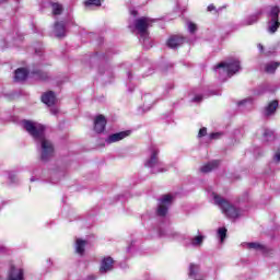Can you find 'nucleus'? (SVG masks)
<instances>
[{
	"mask_svg": "<svg viewBox=\"0 0 280 280\" xmlns=\"http://www.w3.org/2000/svg\"><path fill=\"white\" fill-rule=\"evenodd\" d=\"M203 242H205L203 235L194 236L190 240V246H194L195 248H200V246H202Z\"/></svg>",
	"mask_w": 280,
	"mask_h": 280,
	"instance_id": "obj_20",
	"label": "nucleus"
},
{
	"mask_svg": "<svg viewBox=\"0 0 280 280\" xmlns=\"http://www.w3.org/2000/svg\"><path fill=\"white\" fill-rule=\"evenodd\" d=\"M264 141H275V131L270 129H265L262 132Z\"/></svg>",
	"mask_w": 280,
	"mask_h": 280,
	"instance_id": "obj_24",
	"label": "nucleus"
},
{
	"mask_svg": "<svg viewBox=\"0 0 280 280\" xmlns=\"http://www.w3.org/2000/svg\"><path fill=\"white\" fill-rule=\"evenodd\" d=\"M183 43H185V38L178 35H173L168 38V40L166 42V45L167 47H170V49H177V47H180Z\"/></svg>",
	"mask_w": 280,
	"mask_h": 280,
	"instance_id": "obj_11",
	"label": "nucleus"
},
{
	"mask_svg": "<svg viewBox=\"0 0 280 280\" xmlns=\"http://www.w3.org/2000/svg\"><path fill=\"white\" fill-rule=\"evenodd\" d=\"M189 34H196L198 31V26L194 22H187L186 23Z\"/></svg>",
	"mask_w": 280,
	"mask_h": 280,
	"instance_id": "obj_27",
	"label": "nucleus"
},
{
	"mask_svg": "<svg viewBox=\"0 0 280 280\" xmlns=\"http://www.w3.org/2000/svg\"><path fill=\"white\" fill-rule=\"evenodd\" d=\"M279 62H269L266 63L265 66V71L266 73H275V71H277V69L279 68Z\"/></svg>",
	"mask_w": 280,
	"mask_h": 280,
	"instance_id": "obj_23",
	"label": "nucleus"
},
{
	"mask_svg": "<svg viewBox=\"0 0 280 280\" xmlns=\"http://www.w3.org/2000/svg\"><path fill=\"white\" fill-rule=\"evenodd\" d=\"M221 136H222V133H220V132L211 133L210 139H220Z\"/></svg>",
	"mask_w": 280,
	"mask_h": 280,
	"instance_id": "obj_32",
	"label": "nucleus"
},
{
	"mask_svg": "<svg viewBox=\"0 0 280 280\" xmlns=\"http://www.w3.org/2000/svg\"><path fill=\"white\" fill-rule=\"evenodd\" d=\"M42 102L43 104H46V106H54L56 104V93L48 91L42 95Z\"/></svg>",
	"mask_w": 280,
	"mask_h": 280,
	"instance_id": "obj_12",
	"label": "nucleus"
},
{
	"mask_svg": "<svg viewBox=\"0 0 280 280\" xmlns=\"http://www.w3.org/2000/svg\"><path fill=\"white\" fill-rule=\"evenodd\" d=\"M126 137H130V131H120L114 135H110L106 138V143H117L118 141H122Z\"/></svg>",
	"mask_w": 280,
	"mask_h": 280,
	"instance_id": "obj_10",
	"label": "nucleus"
},
{
	"mask_svg": "<svg viewBox=\"0 0 280 280\" xmlns=\"http://www.w3.org/2000/svg\"><path fill=\"white\" fill-rule=\"evenodd\" d=\"M261 93H264V91H261V92H258V93H257V95H261Z\"/></svg>",
	"mask_w": 280,
	"mask_h": 280,
	"instance_id": "obj_40",
	"label": "nucleus"
},
{
	"mask_svg": "<svg viewBox=\"0 0 280 280\" xmlns=\"http://www.w3.org/2000/svg\"><path fill=\"white\" fill-rule=\"evenodd\" d=\"M210 197L213 199L214 205H217L221 209L222 213H224L226 218H230V220H236V218L244 215V211L242 209H237L214 191L210 192Z\"/></svg>",
	"mask_w": 280,
	"mask_h": 280,
	"instance_id": "obj_3",
	"label": "nucleus"
},
{
	"mask_svg": "<svg viewBox=\"0 0 280 280\" xmlns=\"http://www.w3.org/2000/svg\"><path fill=\"white\" fill-rule=\"evenodd\" d=\"M22 126L33 139L39 143L42 150V161H49L54 156V143L45 137V126L32 120H23Z\"/></svg>",
	"mask_w": 280,
	"mask_h": 280,
	"instance_id": "obj_1",
	"label": "nucleus"
},
{
	"mask_svg": "<svg viewBox=\"0 0 280 280\" xmlns=\"http://www.w3.org/2000/svg\"><path fill=\"white\" fill-rule=\"evenodd\" d=\"M27 75H30V71H27V69L19 68L18 70H15L14 80L15 82H23L27 80Z\"/></svg>",
	"mask_w": 280,
	"mask_h": 280,
	"instance_id": "obj_16",
	"label": "nucleus"
},
{
	"mask_svg": "<svg viewBox=\"0 0 280 280\" xmlns=\"http://www.w3.org/2000/svg\"><path fill=\"white\" fill-rule=\"evenodd\" d=\"M85 8H91L95 5L96 8H100L102 5V0H86L84 2Z\"/></svg>",
	"mask_w": 280,
	"mask_h": 280,
	"instance_id": "obj_25",
	"label": "nucleus"
},
{
	"mask_svg": "<svg viewBox=\"0 0 280 280\" xmlns=\"http://www.w3.org/2000/svg\"><path fill=\"white\" fill-rule=\"evenodd\" d=\"M3 0H0V3L2 2Z\"/></svg>",
	"mask_w": 280,
	"mask_h": 280,
	"instance_id": "obj_44",
	"label": "nucleus"
},
{
	"mask_svg": "<svg viewBox=\"0 0 280 280\" xmlns=\"http://www.w3.org/2000/svg\"><path fill=\"white\" fill-rule=\"evenodd\" d=\"M32 182H34V178H31Z\"/></svg>",
	"mask_w": 280,
	"mask_h": 280,
	"instance_id": "obj_43",
	"label": "nucleus"
},
{
	"mask_svg": "<svg viewBox=\"0 0 280 280\" xmlns=\"http://www.w3.org/2000/svg\"><path fill=\"white\" fill-rule=\"evenodd\" d=\"M150 98H152L151 95H144V101H145V100H150Z\"/></svg>",
	"mask_w": 280,
	"mask_h": 280,
	"instance_id": "obj_39",
	"label": "nucleus"
},
{
	"mask_svg": "<svg viewBox=\"0 0 280 280\" xmlns=\"http://www.w3.org/2000/svg\"><path fill=\"white\" fill-rule=\"evenodd\" d=\"M51 7H52V13L55 15L62 14V5L61 4L52 3Z\"/></svg>",
	"mask_w": 280,
	"mask_h": 280,
	"instance_id": "obj_28",
	"label": "nucleus"
},
{
	"mask_svg": "<svg viewBox=\"0 0 280 280\" xmlns=\"http://www.w3.org/2000/svg\"><path fill=\"white\" fill-rule=\"evenodd\" d=\"M279 7H269V11L267 13L268 23L267 30L270 34H275L277 30H279L280 22H279Z\"/></svg>",
	"mask_w": 280,
	"mask_h": 280,
	"instance_id": "obj_6",
	"label": "nucleus"
},
{
	"mask_svg": "<svg viewBox=\"0 0 280 280\" xmlns=\"http://www.w3.org/2000/svg\"><path fill=\"white\" fill-rule=\"evenodd\" d=\"M145 167H151L153 174L159 172H167V168L161 167L163 164L159 162V149L156 147L150 148V159L144 163Z\"/></svg>",
	"mask_w": 280,
	"mask_h": 280,
	"instance_id": "obj_5",
	"label": "nucleus"
},
{
	"mask_svg": "<svg viewBox=\"0 0 280 280\" xmlns=\"http://www.w3.org/2000/svg\"><path fill=\"white\" fill-rule=\"evenodd\" d=\"M170 205H172V195H164L160 200L158 207V215L165 217L167 215V210L170 209Z\"/></svg>",
	"mask_w": 280,
	"mask_h": 280,
	"instance_id": "obj_7",
	"label": "nucleus"
},
{
	"mask_svg": "<svg viewBox=\"0 0 280 280\" xmlns=\"http://www.w3.org/2000/svg\"><path fill=\"white\" fill-rule=\"evenodd\" d=\"M277 108H279V102L272 101V102L269 103V105L266 107V109H265V115H266L267 117H270V115H275Z\"/></svg>",
	"mask_w": 280,
	"mask_h": 280,
	"instance_id": "obj_19",
	"label": "nucleus"
},
{
	"mask_svg": "<svg viewBox=\"0 0 280 280\" xmlns=\"http://www.w3.org/2000/svg\"><path fill=\"white\" fill-rule=\"evenodd\" d=\"M240 60L237 59H230L228 61H223L219 63L215 68L214 71L215 73L219 74L220 80H226L228 78H231L240 71Z\"/></svg>",
	"mask_w": 280,
	"mask_h": 280,
	"instance_id": "obj_4",
	"label": "nucleus"
},
{
	"mask_svg": "<svg viewBox=\"0 0 280 280\" xmlns=\"http://www.w3.org/2000/svg\"><path fill=\"white\" fill-rule=\"evenodd\" d=\"M50 113H51V115H58V108L57 107H52L50 109Z\"/></svg>",
	"mask_w": 280,
	"mask_h": 280,
	"instance_id": "obj_35",
	"label": "nucleus"
},
{
	"mask_svg": "<svg viewBox=\"0 0 280 280\" xmlns=\"http://www.w3.org/2000/svg\"><path fill=\"white\" fill-rule=\"evenodd\" d=\"M258 49H259L260 51H264V46H262L261 44H258Z\"/></svg>",
	"mask_w": 280,
	"mask_h": 280,
	"instance_id": "obj_38",
	"label": "nucleus"
},
{
	"mask_svg": "<svg viewBox=\"0 0 280 280\" xmlns=\"http://www.w3.org/2000/svg\"><path fill=\"white\" fill-rule=\"evenodd\" d=\"M192 102H202V95H196V96L192 98Z\"/></svg>",
	"mask_w": 280,
	"mask_h": 280,
	"instance_id": "obj_33",
	"label": "nucleus"
},
{
	"mask_svg": "<svg viewBox=\"0 0 280 280\" xmlns=\"http://www.w3.org/2000/svg\"><path fill=\"white\" fill-rule=\"evenodd\" d=\"M198 272H200V267L198 265H194L191 264L189 266V278L190 279H196V277H198Z\"/></svg>",
	"mask_w": 280,
	"mask_h": 280,
	"instance_id": "obj_22",
	"label": "nucleus"
},
{
	"mask_svg": "<svg viewBox=\"0 0 280 280\" xmlns=\"http://www.w3.org/2000/svg\"><path fill=\"white\" fill-rule=\"evenodd\" d=\"M219 165H220L219 161L209 162L203 166H201L200 172H202V174H209V172H213V170H217Z\"/></svg>",
	"mask_w": 280,
	"mask_h": 280,
	"instance_id": "obj_18",
	"label": "nucleus"
},
{
	"mask_svg": "<svg viewBox=\"0 0 280 280\" xmlns=\"http://www.w3.org/2000/svg\"><path fill=\"white\" fill-rule=\"evenodd\" d=\"M262 12L257 11L256 13L252 14L249 18L245 20V25H253L259 21V16H261Z\"/></svg>",
	"mask_w": 280,
	"mask_h": 280,
	"instance_id": "obj_21",
	"label": "nucleus"
},
{
	"mask_svg": "<svg viewBox=\"0 0 280 280\" xmlns=\"http://www.w3.org/2000/svg\"><path fill=\"white\" fill-rule=\"evenodd\" d=\"M218 237L221 241V243L224 242V240H226V228L218 229Z\"/></svg>",
	"mask_w": 280,
	"mask_h": 280,
	"instance_id": "obj_26",
	"label": "nucleus"
},
{
	"mask_svg": "<svg viewBox=\"0 0 280 280\" xmlns=\"http://www.w3.org/2000/svg\"><path fill=\"white\" fill-rule=\"evenodd\" d=\"M54 32L57 38H63V36H67V28L65 27V22L55 23Z\"/></svg>",
	"mask_w": 280,
	"mask_h": 280,
	"instance_id": "obj_15",
	"label": "nucleus"
},
{
	"mask_svg": "<svg viewBox=\"0 0 280 280\" xmlns=\"http://www.w3.org/2000/svg\"><path fill=\"white\" fill-rule=\"evenodd\" d=\"M7 280H25V271L21 267L11 266Z\"/></svg>",
	"mask_w": 280,
	"mask_h": 280,
	"instance_id": "obj_8",
	"label": "nucleus"
},
{
	"mask_svg": "<svg viewBox=\"0 0 280 280\" xmlns=\"http://www.w3.org/2000/svg\"><path fill=\"white\" fill-rule=\"evenodd\" d=\"M106 117L104 115H97L94 118V131L97 132V135H101V132H104L106 130Z\"/></svg>",
	"mask_w": 280,
	"mask_h": 280,
	"instance_id": "obj_9",
	"label": "nucleus"
},
{
	"mask_svg": "<svg viewBox=\"0 0 280 280\" xmlns=\"http://www.w3.org/2000/svg\"><path fill=\"white\" fill-rule=\"evenodd\" d=\"M243 248L248 250H259L260 253H266L268 248L259 243H242Z\"/></svg>",
	"mask_w": 280,
	"mask_h": 280,
	"instance_id": "obj_13",
	"label": "nucleus"
},
{
	"mask_svg": "<svg viewBox=\"0 0 280 280\" xmlns=\"http://www.w3.org/2000/svg\"><path fill=\"white\" fill-rule=\"evenodd\" d=\"M113 264H114L113 258L110 257L104 258L101 262L100 272L102 273L110 272V270H113Z\"/></svg>",
	"mask_w": 280,
	"mask_h": 280,
	"instance_id": "obj_14",
	"label": "nucleus"
},
{
	"mask_svg": "<svg viewBox=\"0 0 280 280\" xmlns=\"http://www.w3.org/2000/svg\"><path fill=\"white\" fill-rule=\"evenodd\" d=\"M273 162L275 163H280V151L276 152V154L273 156Z\"/></svg>",
	"mask_w": 280,
	"mask_h": 280,
	"instance_id": "obj_30",
	"label": "nucleus"
},
{
	"mask_svg": "<svg viewBox=\"0 0 280 280\" xmlns=\"http://www.w3.org/2000/svg\"><path fill=\"white\" fill-rule=\"evenodd\" d=\"M37 75H38L39 80H45L47 78V75L43 74L42 72H37Z\"/></svg>",
	"mask_w": 280,
	"mask_h": 280,
	"instance_id": "obj_34",
	"label": "nucleus"
},
{
	"mask_svg": "<svg viewBox=\"0 0 280 280\" xmlns=\"http://www.w3.org/2000/svg\"><path fill=\"white\" fill-rule=\"evenodd\" d=\"M152 23H154V20L142 16L135 20L133 23L129 25V28L140 36V43L144 46L150 43V32L148 30L152 27Z\"/></svg>",
	"mask_w": 280,
	"mask_h": 280,
	"instance_id": "obj_2",
	"label": "nucleus"
},
{
	"mask_svg": "<svg viewBox=\"0 0 280 280\" xmlns=\"http://www.w3.org/2000/svg\"><path fill=\"white\" fill-rule=\"evenodd\" d=\"M253 105V98H245L238 103V106H252Z\"/></svg>",
	"mask_w": 280,
	"mask_h": 280,
	"instance_id": "obj_29",
	"label": "nucleus"
},
{
	"mask_svg": "<svg viewBox=\"0 0 280 280\" xmlns=\"http://www.w3.org/2000/svg\"><path fill=\"white\" fill-rule=\"evenodd\" d=\"M95 279H96V277L93 276V275H90V276H88V277L85 278V280H95Z\"/></svg>",
	"mask_w": 280,
	"mask_h": 280,
	"instance_id": "obj_37",
	"label": "nucleus"
},
{
	"mask_svg": "<svg viewBox=\"0 0 280 280\" xmlns=\"http://www.w3.org/2000/svg\"><path fill=\"white\" fill-rule=\"evenodd\" d=\"M206 135H207V128L203 127L199 130L198 137H205Z\"/></svg>",
	"mask_w": 280,
	"mask_h": 280,
	"instance_id": "obj_31",
	"label": "nucleus"
},
{
	"mask_svg": "<svg viewBox=\"0 0 280 280\" xmlns=\"http://www.w3.org/2000/svg\"><path fill=\"white\" fill-rule=\"evenodd\" d=\"M213 10H215V5L213 4L208 5V12H213Z\"/></svg>",
	"mask_w": 280,
	"mask_h": 280,
	"instance_id": "obj_36",
	"label": "nucleus"
},
{
	"mask_svg": "<svg viewBox=\"0 0 280 280\" xmlns=\"http://www.w3.org/2000/svg\"><path fill=\"white\" fill-rule=\"evenodd\" d=\"M86 244H89L86 241L82 238H75V254L77 255H84V249L86 248Z\"/></svg>",
	"mask_w": 280,
	"mask_h": 280,
	"instance_id": "obj_17",
	"label": "nucleus"
},
{
	"mask_svg": "<svg viewBox=\"0 0 280 280\" xmlns=\"http://www.w3.org/2000/svg\"><path fill=\"white\" fill-rule=\"evenodd\" d=\"M0 250H3V247H0Z\"/></svg>",
	"mask_w": 280,
	"mask_h": 280,
	"instance_id": "obj_41",
	"label": "nucleus"
},
{
	"mask_svg": "<svg viewBox=\"0 0 280 280\" xmlns=\"http://www.w3.org/2000/svg\"><path fill=\"white\" fill-rule=\"evenodd\" d=\"M128 77L130 78V72L128 73Z\"/></svg>",
	"mask_w": 280,
	"mask_h": 280,
	"instance_id": "obj_42",
	"label": "nucleus"
}]
</instances>
